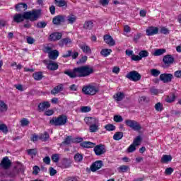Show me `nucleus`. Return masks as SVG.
I'll return each instance as SVG.
<instances>
[{"label":"nucleus","mask_w":181,"mask_h":181,"mask_svg":"<svg viewBox=\"0 0 181 181\" xmlns=\"http://www.w3.org/2000/svg\"><path fill=\"white\" fill-rule=\"evenodd\" d=\"M94 73V69L90 65H86L77 68H74L73 71L66 70L64 71V74L69 76L71 78H76V77H88Z\"/></svg>","instance_id":"obj_1"},{"label":"nucleus","mask_w":181,"mask_h":181,"mask_svg":"<svg viewBox=\"0 0 181 181\" xmlns=\"http://www.w3.org/2000/svg\"><path fill=\"white\" fill-rule=\"evenodd\" d=\"M41 12L40 10H33L30 11H26L22 13H16L13 16L14 22L16 23H21V22H23L25 19L30 21V22H35V21H37L40 17Z\"/></svg>","instance_id":"obj_2"},{"label":"nucleus","mask_w":181,"mask_h":181,"mask_svg":"<svg viewBox=\"0 0 181 181\" xmlns=\"http://www.w3.org/2000/svg\"><path fill=\"white\" fill-rule=\"evenodd\" d=\"M84 122L89 126L90 132L94 133L100 129V119L94 117H86Z\"/></svg>","instance_id":"obj_3"},{"label":"nucleus","mask_w":181,"mask_h":181,"mask_svg":"<svg viewBox=\"0 0 181 181\" xmlns=\"http://www.w3.org/2000/svg\"><path fill=\"white\" fill-rule=\"evenodd\" d=\"M100 91V86L93 83L84 86L82 88V93L86 95H95Z\"/></svg>","instance_id":"obj_4"},{"label":"nucleus","mask_w":181,"mask_h":181,"mask_svg":"<svg viewBox=\"0 0 181 181\" xmlns=\"http://www.w3.org/2000/svg\"><path fill=\"white\" fill-rule=\"evenodd\" d=\"M49 124L54 125V127H62V125H66V124H67V116L61 115L58 117H54L49 121Z\"/></svg>","instance_id":"obj_5"},{"label":"nucleus","mask_w":181,"mask_h":181,"mask_svg":"<svg viewBox=\"0 0 181 181\" xmlns=\"http://www.w3.org/2000/svg\"><path fill=\"white\" fill-rule=\"evenodd\" d=\"M23 173V165L18 164L13 169L6 171L8 177H16L19 173Z\"/></svg>","instance_id":"obj_6"},{"label":"nucleus","mask_w":181,"mask_h":181,"mask_svg":"<svg viewBox=\"0 0 181 181\" xmlns=\"http://www.w3.org/2000/svg\"><path fill=\"white\" fill-rule=\"evenodd\" d=\"M43 52L48 54V57L50 60H56L59 57V51L57 49L52 50V47L49 46L44 47Z\"/></svg>","instance_id":"obj_7"},{"label":"nucleus","mask_w":181,"mask_h":181,"mask_svg":"<svg viewBox=\"0 0 181 181\" xmlns=\"http://www.w3.org/2000/svg\"><path fill=\"white\" fill-rule=\"evenodd\" d=\"M124 124H126L127 127L133 129V131H141V129H142L141 124H139V123L135 120L126 119L124 121Z\"/></svg>","instance_id":"obj_8"},{"label":"nucleus","mask_w":181,"mask_h":181,"mask_svg":"<svg viewBox=\"0 0 181 181\" xmlns=\"http://www.w3.org/2000/svg\"><path fill=\"white\" fill-rule=\"evenodd\" d=\"M141 74L136 71H132L126 75V78L131 81H139L141 80Z\"/></svg>","instance_id":"obj_9"},{"label":"nucleus","mask_w":181,"mask_h":181,"mask_svg":"<svg viewBox=\"0 0 181 181\" xmlns=\"http://www.w3.org/2000/svg\"><path fill=\"white\" fill-rule=\"evenodd\" d=\"M93 151L96 156H101V155H104V153L107 152V148H105V145L99 144V145H96L94 147Z\"/></svg>","instance_id":"obj_10"},{"label":"nucleus","mask_w":181,"mask_h":181,"mask_svg":"<svg viewBox=\"0 0 181 181\" xmlns=\"http://www.w3.org/2000/svg\"><path fill=\"white\" fill-rule=\"evenodd\" d=\"M1 168L3 169H9L11 166H12V161L9 160V158L8 156H6L3 158L1 163H0Z\"/></svg>","instance_id":"obj_11"},{"label":"nucleus","mask_w":181,"mask_h":181,"mask_svg":"<svg viewBox=\"0 0 181 181\" xmlns=\"http://www.w3.org/2000/svg\"><path fill=\"white\" fill-rule=\"evenodd\" d=\"M146 33L147 36H153V35H158V33H159V28H158V27L150 26L146 28Z\"/></svg>","instance_id":"obj_12"},{"label":"nucleus","mask_w":181,"mask_h":181,"mask_svg":"<svg viewBox=\"0 0 181 181\" xmlns=\"http://www.w3.org/2000/svg\"><path fill=\"white\" fill-rule=\"evenodd\" d=\"M64 21H66V16L58 15L52 19V23L59 25H62V23H64Z\"/></svg>","instance_id":"obj_13"},{"label":"nucleus","mask_w":181,"mask_h":181,"mask_svg":"<svg viewBox=\"0 0 181 181\" xmlns=\"http://www.w3.org/2000/svg\"><path fill=\"white\" fill-rule=\"evenodd\" d=\"M173 78V75L172 74H162L160 75V80L164 83H170Z\"/></svg>","instance_id":"obj_14"},{"label":"nucleus","mask_w":181,"mask_h":181,"mask_svg":"<svg viewBox=\"0 0 181 181\" xmlns=\"http://www.w3.org/2000/svg\"><path fill=\"white\" fill-rule=\"evenodd\" d=\"M71 39H70L69 37H66L61 39L59 41L58 45L59 46H60V47H64V46H67L69 47L70 45H71Z\"/></svg>","instance_id":"obj_15"},{"label":"nucleus","mask_w":181,"mask_h":181,"mask_svg":"<svg viewBox=\"0 0 181 181\" xmlns=\"http://www.w3.org/2000/svg\"><path fill=\"white\" fill-rule=\"evenodd\" d=\"M104 42L109 45V46H115V40L110 35H105L103 37Z\"/></svg>","instance_id":"obj_16"},{"label":"nucleus","mask_w":181,"mask_h":181,"mask_svg":"<svg viewBox=\"0 0 181 181\" xmlns=\"http://www.w3.org/2000/svg\"><path fill=\"white\" fill-rule=\"evenodd\" d=\"M103 168V161L98 160L95 161L92 165L90 166V170L92 172H96L98 169H101Z\"/></svg>","instance_id":"obj_17"},{"label":"nucleus","mask_w":181,"mask_h":181,"mask_svg":"<svg viewBox=\"0 0 181 181\" xmlns=\"http://www.w3.org/2000/svg\"><path fill=\"white\" fill-rule=\"evenodd\" d=\"M46 65H47V69H48V70H51V71H54L55 70H57V69H59V64L52 61L47 62Z\"/></svg>","instance_id":"obj_18"},{"label":"nucleus","mask_w":181,"mask_h":181,"mask_svg":"<svg viewBox=\"0 0 181 181\" xmlns=\"http://www.w3.org/2000/svg\"><path fill=\"white\" fill-rule=\"evenodd\" d=\"M63 35H62V33H52L50 35H49V40H51L52 42H56V40H60V39H62V37Z\"/></svg>","instance_id":"obj_19"},{"label":"nucleus","mask_w":181,"mask_h":181,"mask_svg":"<svg viewBox=\"0 0 181 181\" xmlns=\"http://www.w3.org/2000/svg\"><path fill=\"white\" fill-rule=\"evenodd\" d=\"M28 9V5L25 3H20L16 5V10L17 12H25Z\"/></svg>","instance_id":"obj_20"},{"label":"nucleus","mask_w":181,"mask_h":181,"mask_svg":"<svg viewBox=\"0 0 181 181\" xmlns=\"http://www.w3.org/2000/svg\"><path fill=\"white\" fill-rule=\"evenodd\" d=\"M64 88V86L63 84H59L57 86H55L52 90H51V94L53 95H56V94H59L60 91H63V89Z\"/></svg>","instance_id":"obj_21"},{"label":"nucleus","mask_w":181,"mask_h":181,"mask_svg":"<svg viewBox=\"0 0 181 181\" xmlns=\"http://www.w3.org/2000/svg\"><path fill=\"white\" fill-rule=\"evenodd\" d=\"M79 47L86 54H91V48L86 44H81L79 45Z\"/></svg>","instance_id":"obj_22"},{"label":"nucleus","mask_w":181,"mask_h":181,"mask_svg":"<svg viewBox=\"0 0 181 181\" xmlns=\"http://www.w3.org/2000/svg\"><path fill=\"white\" fill-rule=\"evenodd\" d=\"M114 98L115 101H117V103H119V101H122L125 98V94L122 92L117 93L114 95Z\"/></svg>","instance_id":"obj_23"},{"label":"nucleus","mask_w":181,"mask_h":181,"mask_svg":"<svg viewBox=\"0 0 181 181\" xmlns=\"http://www.w3.org/2000/svg\"><path fill=\"white\" fill-rule=\"evenodd\" d=\"M163 62L165 64H172L175 62V59L171 55H165L163 59Z\"/></svg>","instance_id":"obj_24"},{"label":"nucleus","mask_w":181,"mask_h":181,"mask_svg":"<svg viewBox=\"0 0 181 181\" xmlns=\"http://www.w3.org/2000/svg\"><path fill=\"white\" fill-rule=\"evenodd\" d=\"M49 107H50V103L49 102L41 103L38 105V110L40 112L42 111H45L46 108H49Z\"/></svg>","instance_id":"obj_25"},{"label":"nucleus","mask_w":181,"mask_h":181,"mask_svg":"<svg viewBox=\"0 0 181 181\" xmlns=\"http://www.w3.org/2000/svg\"><path fill=\"white\" fill-rule=\"evenodd\" d=\"M77 21V16L70 14L66 17V22L69 23L70 25H73L76 21Z\"/></svg>","instance_id":"obj_26"},{"label":"nucleus","mask_w":181,"mask_h":181,"mask_svg":"<svg viewBox=\"0 0 181 181\" xmlns=\"http://www.w3.org/2000/svg\"><path fill=\"white\" fill-rule=\"evenodd\" d=\"M81 146H83V148H94V146H95V144L90 142V141H83L82 143H81Z\"/></svg>","instance_id":"obj_27"},{"label":"nucleus","mask_w":181,"mask_h":181,"mask_svg":"<svg viewBox=\"0 0 181 181\" xmlns=\"http://www.w3.org/2000/svg\"><path fill=\"white\" fill-rule=\"evenodd\" d=\"M124 137V133L122 132H117L113 135V139L115 141H119Z\"/></svg>","instance_id":"obj_28"},{"label":"nucleus","mask_w":181,"mask_h":181,"mask_svg":"<svg viewBox=\"0 0 181 181\" xmlns=\"http://www.w3.org/2000/svg\"><path fill=\"white\" fill-rule=\"evenodd\" d=\"M6 111H8V105L0 100V112H6Z\"/></svg>","instance_id":"obj_29"},{"label":"nucleus","mask_w":181,"mask_h":181,"mask_svg":"<svg viewBox=\"0 0 181 181\" xmlns=\"http://www.w3.org/2000/svg\"><path fill=\"white\" fill-rule=\"evenodd\" d=\"M93 27H94V23H93V21H86L83 24L84 29H88V30H90V29H93Z\"/></svg>","instance_id":"obj_30"},{"label":"nucleus","mask_w":181,"mask_h":181,"mask_svg":"<svg viewBox=\"0 0 181 181\" xmlns=\"http://www.w3.org/2000/svg\"><path fill=\"white\" fill-rule=\"evenodd\" d=\"M160 160L162 163H168V162H170V160H172V156L163 155Z\"/></svg>","instance_id":"obj_31"},{"label":"nucleus","mask_w":181,"mask_h":181,"mask_svg":"<svg viewBox=\"0 0 181 181\" xmlns=\"http://www.w3.org/2000/svg\"><path fill=\"white\" fill-rule=\"evenodd\" d=\"M33 77L35 80H36L37 81H39L42 80V78H43V74H42V72L40 71H38L33 74Z\"/></svg>","instance_id":"obj_32"},{"label":"nucleus","mask_w":181,"mask_h":181,"mask_svg":"<svg viewBox=\"0 0 181 181\" xmlns=\"http://www.w3.org/2000/svg\"><path fill=\"white\" fill-rule=\"evenodd\" d=\"M55 5L57 6H59V8H62V6H66L67 2H66L64 0H54Z\"/></svg>","instance_id":"obj_33"},{"label":"nucleus","mask_w":181,"mask_h":181,"mask_svg":"<svg viewBox=\"0 0 181 181\" xmlns=\"http://www.w3.org/2000/svg\"><path fill=\"white\" fill-rule=\"evenodd\" d=\"M112 50L111 49H103L100 52V54L103 56V57H107V56H110Z\"/></svg>","instance_id":"obj_34"},{"label":"nucleus","mask_w":181,"mask_h":181,"mask_svg":"<svg viewBox=\"0 0 181 181\" xmlns=\"http://www.w3.org/2000/svg\"><path fill=\"white\" fill-rule=\"evenodd\" d=\"M164 53H166V49H157L153 53V56H162Z\"/></svg>","instance_id":"obj_35"},{"label":"nucleus","mask_w":181,"mask_h":181,"mask_svg":"<svg viewBox=\"0 0 181 181\" xmlns=\"http://www.w3.org/2000/svg\"><path fill=\"white\" fill-rule=\"evenodd\" d=\"M73 141L74 139L73 137H71V136H67L62 144H64V145H70V144H74Z\"/></svg>","instance_id":"obj_36"},{"label":"nucleus","mask_w":181,"mask_h":181,"mask_svg":"<svg viewBox=\"0 0 181 181\" xmlns=\"http://www.w3.org/2000/svg\"><path fill=\"white\" fill-rule=\"evenodd\" d=\"M74 160L77 163L83 162V154L78 153L75 154Z\"/></svg>","instance_id":"obj_37"},{"label":"nucleus","mask_w":181,"mask_h":181,"mask_svg":"<svg viewBox=\"0 0 181 181\" xmlns=\"http://www.w3.org/2000/svg\"><path fill=\"white\" fill-rule=\"evenodd\" d=\"M0 131L3 132V134H6L8 132V126L5 124H0Z\"/></svg>","instance_id":"obj_38"},{"label":"nucleus","mask_w":181,"mask_h":181,"mask_svg":"<svg viewBox=\"0 0 181 181\" xmlns=\"http://www.w3.org/2000/svg\"><path fill=\"white\" fill-rule=\"evenodd\" d=\"M105 129L106 131H115V126L112 124H107L105 125Z\"/></svg>","instance_id":"obj_39"},{"label":"nucleus","mask_w":181,"mask_h":181,"mask_svg":"<svg viewBox=\"0 0 181 181\" xmlns=\"http://www.w3.org/2000/svg\"><path fill=\"white\" fill-rule=\"evenodd\" d=\"M141 141H142V138H141V136H137L134 139L133 144L135 145V146H138L141 145Z\"/></svg>","instance_id":"obj_40"},{"label":"nucleus","mask_w":181,"mask_h":181,"mask_svg":"<svg viewBox=\"0 0 181 181\" xmlns=\"http://www.w3.org/2000/svg\"><path fill=\"white\" fill-rule=\"evenodd\" d=\"M30 122L29 120L26 118H23V119L21 120V127H28Z\"/></svg>","instance_id":"obj_41"},{"label":"nucleus","mask_w":181,"mask_h":181,"mask_svg":"<svg viewBox=\"0 0 181 181\" xmlns=\"http://www.w3.org/2000/svg\"><path fill=\"white\" fill-rule=\"evenodd\" d=\"M52 160L54 161L55 163H57L59 160H60V155L59 154H53L51 157Z\"/></svg>","instance_id":"obj_42"},{"label":"nucleus","mask_w":181,"mask_h":181,"mask_svg":"<svg viewBox=\"0 0 181 181\" xmlns=\"http://www.w3.org/2000/svg\"><path fill=\"white\" fill-rule=\"evenodd\" d=\"M139 54L141 59H142V58H144V57H148L149 56V52H148V51H146V50H142L139 52Z\"/></svg>","instance_id":"obj_43"},{"label":"nucleus","mask_w":181,"mask_h":181,"mask_svg":"<svg viewBox=\"0 0 181 181\" xmlns=\"http://www.w3.org/2000/svg\"><path fill=\"white\" fill-rule=\"evenodd\" d=\"M49 134L47 132H45L40 137V139H42L43 142H46L49 139Z\"/></svg>","instance_id":"obj_44"},{"label":"nucleus","mask_w":181,"mask_h":181,"mask_svg":"<svg viewBox=\"0 0 181 181\" xmlns=\"http://www.w3.org/2000/svg\"><path fill=\"white\" fill-rule=\"evenodd\" d=\"M151 75L153 76V77H158L159 74H160V71L156 69H152L151 70Z\"/></svg>","instance_id":"obj_45"},{"label":"nucleus","mask_w":181,"mask_h":181,"mask_svg":"<svg viewBox=\"0 0 181 181\" xmlns=\"http://www.w3.org/2000/svg\"><path fill=\"white\" fill-rule=\"evenodd\" d=\"M113 119L115 122H122L124 121V118L121 115H115Z\"/></svg>","instance_id":"obj_46"},{"label":"nucleus","mask_w":181,"mask_h":181,"mask_svg":"<svg viewBox=\"0 0 181 181\" xmlns=\"http://www.w3.org/2000/svg\"><path fill=\"white\" fill-rule=\"evenodd\" d=\"M91 107L90 106H83L81 107V112H90Z\"/></svg>","instance_id":"obj_47"},{"label":"nucleus","mask_w":181,"mask_h":181,"mask_svg":"<svg viewBox=\"0 0 181 181\" xmlns=\"http://www.w3.org/2000/svg\"><path fill=\"white\" fill-rule=\"evenodd\" d=\"M128 169H129V167H128V165H121L120 167L118 168L119 172H122V173H125L128 170Z\"/></svg>","instance_id":"obj_48"},{"label":"nucleus","mask_w":181,"mask_h":181,"mask_svg":"<svg viewBox=\"0 0 181 181\" xmlns=\"http://www.w3.org/2000/svg\"><path fill=\"white\" fill-rule=\"evenodd\" d=\"M27 152L28 155H30L31 156H36V153H37V150H36L35 148L28 149Z\"/></svg>","instance_id":"obj_49"},{"label":"nucleus","mask_w":181,"mask_h":181,"mask_svg":"<svg viewBox=\"0 0 181 181\" xmlns=\"http://www.w3.org/2000/svg\"><path fill=\"white\" fill-rule=\"evenodd\" d=\"M136 146H135L134 144H131L129 148H127V151L129 153H132V152H135V151L136 150Z\"/></svg>","instance_id":"obj_50"},{"label":"nucleus","mask_w":181,"mask_h":181,"mask_svg":"<svg viewBox=\"0 0 181 181\" xmlns=\"http://www.w3.org/2000/svg\"><path fill=\"white\" fill-rule=\"evenodd\" d=\"M163 105L160 103H158L155 105L156 111H162Z\"/></svg>","instance_id":"obj_51"},{"label":"nucleus","mask_w":181,"mask_h":181,"mask_svg":"<svg viewBox=\"0 0 181 181\" xmlns=\"http://www.w3.org/2000/svg\"><path fill=\"white\" fill-rule=\"evenodd\" d=\"M47 25V23H46V22H39L37 23V28H46Z\"/></svg>","instance_id":"obj_52"},{"label":"nucleus","mask_w":181,"mask_h":181,"mask_svg":"<svg viewBox=\"0 0 181 181\" xmlns=\"http://www.w3.org/2000/svg\"><path fill=\"white\" fill-rule=\"evenodd\" d=\"M33 175H37L39 173V172H40V168H39V166L37 165H35L33 168Z\"/></svg>","instance_id":"obj_53"},{"label":"nucleus","mask_w":181,"mask_h":181,"mask_svg":"<svg viewBox=\"0 0 181 181\" xmlns=\"http://www.w3.org/2000/svg\"><path fill=\"white\" fill-rule=\"evenodd\" d=\"M72 53H73L72 50H68L66 51V54H64L62 55V57H64V59H67V57H70L71 56Z\"/></svg>","instance_id":"obj_54"},{"label":"nucleus","mask_w":181,"mask_h":181,"mask_svg":"<svg viewBox=\"0 0 181 181\" xmlns=\"http://www.w3.org/2000/svg\"><path fill=\"white\" fill-rule=\"evenodd\" d=\"M139 103H148L149 98H147L146 96H141L139 99Z\"/></svg>","instance_id":"obj_55"},{"label":"nucleus","mask_w":181,"mask_h":181,"mask_svg":"<svg viewBox=\"0 0 181 181\" xmlns=\"http://www.w3.org/2000/svg\"><path fill=\"white\" fill-rule=\"evenodd\" d=\"M132 60H133L134 62H139L140 60H142L140 55H135L134 54L132 55Z\"/></svg>","instance_id":"obj_56"},{"label":"nucleus","mask_w":181,"mask_h":181,"mask_svg":"<svg viewBox=\"0 0 181 181\" xmlns=\"http://www.w3.org/2000/svg\"><path fill=\"white\" fill-rule=\"evenodd\" d=\"M100 4L102 6H107L110 4V0H100Z\"/></svg>","instance_id":"obj_57"},{"label":"nucleus","mask_w":181,"mask_h":181,"mask_svg":"<svg viewBox=\"0 0 181 181\" xmlns=\"http://www.w3.org/2000/svg\"><path fill=\"white\" fill-rule=\"evenodd\" d=\"M27 43H28V45H33V43H35V39L32 37H27Z\"/></svg>","instance_id":"obj_58"},{"label":"nucleus","mask_w":181,"mask_h":181,"mask_svg":"<svg viewBox=\"0 0 181 181\" xmlns=\"http://www.w3.org/2000/svg\"><path fill=\"white\" fill-rule=\"evenodd\" d=\"M149 91L150 93H151V94H153L154 95H156V94H158V89L155 88V87L151 88Z\"/></svg>","instance_id":"obj_59"},{"label":"nucleus","mask_w":181,"mask_h":181,"mask_svg":"<svg viewBox=\"0 0 181 181\" xmlns=\"http://www.w3.org/2000/svg\"><path fill=\"white\" fill-rule=\"evenodd\" d=\"M56 173H57V171L56 170H54V168L51 167L49 168V175H50V176H54V175H56Z\"/></svg>","instance_id":"obj_60"},{"label":"nucleus","mask_w":181,"mask_h":181,"mask_svg":"<svg viewBox=\"0 0 181 181\" xmlns=\"http://www.w3.org/2000/svg\"><path fill=\"white\" fill-rule=\"evenodd\" d=\"M175 98H176V97L175 96V94H173L171 96H169L168 98V103H173V101H175Z\"/></svg>","instance_id":"obj_61"},{"label":"nucleus","mask_w":181,"mask_h":181,"mask_svg":"<svg viewBox=\"0 0 181 181\" xmlns=\"http://www.w3.org/2000/svg\"><path fill=\"white\" fill-rule=\"evenodd\" d=\"M173 173V168H168L165 169V175H172Z\"/></svg>","instance_id":"obj_62"},{"label":"nucleus","mask_w":181,"mask_h":181,"mask_svg":"<svg viewBox=\"0 0 181 181\" xmlns=\"http://www.w3.org/2000/svg\"><path fill=\"white\" fill-rule=\"evenodd\" d=\"M44 163H46V165H50V157L47 156L43 158Z\"/></svg>","instance_id":"obj_63"},{"label":"nucleus","mask_w":181,"mask_h":181,"mask_svg":"<svg viewBox=\"0 0 181 181\" xmlns=\"http://www.w3.org/2000/svg\"><path fill=\"white\" fill-rule=\"evenodd\" d=\"M87 56H83L79 59V62H78V63H86V62H87Z\"/></svg>","instance_id":"obj_64"}]
</instances>
